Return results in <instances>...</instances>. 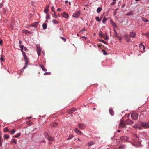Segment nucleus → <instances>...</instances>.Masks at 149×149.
<instances>
[{
	"mask_svg": "<svg viewBox=\"0 0 149 149\" xmlns=\"http://www.w3.org/2000/svg\"><path fill=\"white\" fill-rule=\"evenodd\" d=\"M12 141L13 143H14L16 144H17V142L16 140H15L14 139H12Z\"/></svg>",
	"mask_w": 149,
	"mask_h": 149,
	"instance_id": "45",
	"label": "nucleus"
},
{
	"mask_svg": "<svg viewBox=\"0 0 149 149\" xmlns=\"http://www.w3.org/2000/svg\"><path fill=\"white\" fill-rule=\"evenodd\" d=\"M124 121L123 120H121L119 124V126L122 128H125L126 127Z\"/></svg>",
	"mask_w": 149,
	"mask_h": 149,
	"instance_id": "4",
	"label": "nucleus"
},
{
	"mask_svg": "<svg viewBox=\"0 0 149 149\" xmlns=\"http://www.w3.org/2000/svg\"><path fill=\"white\" fill-rule=\"evenodd\" d=\"M109 19V18H106L104 17V18L102 20V22L103 23H104L106 21Z\"/></svg>",
	"mask_w": 149,
	"mask_h": 149,
	"instance_id": "26",
	"label": "nucleus"
},
{
	"mask_svg": "<svg viewBox=\"0 0 149 149\" xmlns=\"http://www.w3.org/2000/svg\"><path fill=\"white\" fill-rule=\"evenodd\" d=\"M19 47H20L21 49V51L22 50H23V48L24 47V45H19Z\"/></svg>",
	"mask_w": 149,
	"mask_h": 149,
	"instance_id": "46",
	"label": "nucleus"
},
{
	"mask_svg": "<svg viewBox=\"0 0 149 149\" xmlns=\"http://www.w3.org/2000/svg\"><path fill=\"white\" fill-rule=\"evenodd\" d=\"M102 8L101 7H98L97 10V11L98 13H99L102 10Z\"/></svg>",
	"mask_w": 149,
	"mask_h": 149,
	"instance_id": "28",
	"label": "nucleus"
},
{
	"mask_svg": "<svg viewBox=\"0 0 149 149\" xmlns=\"http://www.w3.org/2000/svg\"><path fill=\"white\" fill-rule=\"evenodd\" d=\"M2 42H3V41H2V40H0V45H2Z\"/></svg>",
	"mask_w": 149,
	"mask_h": 149,
	"instance_id": "60",
	"label": "nucleus"
},
{
	"mask_svg": "<svg viewBox=\"0 0 149 149\" xmlns=\"http://www.w3.org/2000/svg\"><path fill=\"white\" fill-rule=\"evenodd\" d=\"M52 22L53 23H54V24H58V22L57 20H56L55 19L53 20V21H52Z\"/></svg>",
	"mask_w": 149,
	"mask_h": 149,
	"instance_id": "40",
	"label": "nucleus"
},
{
	"mask_svg": "<svg viewBox=\"0 0 149 149\" xmlns=\"http://www.w3.org/2000/svg\"><path fill=\"white\" fill-rule=\"evenodd\" d=\"M117 11V9H115L114 10V12L113 13V15L114 16L115 15H116V13H117V11Z\"/></svg>",
	"mask_w": 149,
	"mask_h": 149,
	"instance_id": "50",
	"label": "nucleus"
},
{
	"mask_svg": "<svg viewBox=\"0 0 149 149\" xmlns=\"http://www.w3.org/2000/svg\"><path fill=\"white\" fill-rule=\"evenodd\" d=\"M133 14V12L132 11H131L128 13H127L126 14V15L129 16L130 15H132Z\"/></svg>",
	"mask_w": 149,
	"mask_h": 149,
	"instance_id": "30",
	"label": "nucleus"
},
{
	"mask_svg": "<svg viewBox=\"0 0 149 149\" xmlns=\"http://www.w3.org/2000/svg\"><path fill=\"white\" fill-rule=\"evenodd\" d=\"M141 125L145 128H149V121L147 123L144 122H141Z\"/></svg>",
	"mask_w": 149,
	"mask_h": 149,
	"instance_id": "3",
	"label": "nucleus"
},
{
	"mask_svg": "<svg viewBox=\"0 0 149 149\" xmlns=\"http://www.w3.org/2000/svg\"><path fill=\"white\" fill-rule=\"evenodd\" d=\"M22 31L23 33H24L26 34H30L31 33L30 31H29L28 30H23Z\"/></svg>",
	"mask_w": 149,
	"mask_h": 149,
	"instance_id": "15",
	"label": "nucleus"
},
{
	"mask_svg": "<svg viewBox=\"0 0 149 149\" xmlns=\"http://www.w3.org/2000/svg\"><path fill=\"white\" fill-rule=\"evenodd\" d=\"M124 37H125V40H126V41L127 42H129L130 41V36H128L127 34H125L124 35Z\"/></svg>",
	"mask_w": 149,
	"mask_h": 149,
	"instance_id": "8",
	"label": "nucleus"
},
{
	"mask_svg": "<svg viewBox=\"0 0 149 149\" xmlns=\"http://www.w3.org/2000/svg\"><path fill=\"white\" fill-rule=\"evenodd\" d=\"M103 51L104 52V55H107V52H105V51L104 50H103Z\"/></svg>",
	"mask_w": 149,
	"mask_h": 149,
	"instance_id": "57",
	"label": "nucleus"
},
{
	"mask_svg": "<svg viewBox=\"0 0 149 149\" xmlns=\"http://www.w3.org/2000/svg\"><path fill=\"white\" fill-rule=\"evenodd\" d=\"M102 37L105 40H107L108 39V37L107 36H105V35H104V36H103Z\"/></svg>",
	"mask_w": 149,
	"mask_h": 149,
	"instance_id": "37",
	"label": "nucleus"
},
{
	"mask_svg": "<svg viewBox=\"0 0 149 149\" xmlns=\"http://www.w3.org/2000/svg\"><path fill=\"white\" fill-rule=\"evenodd\" d=\"M80 15V11H78L77 12L74 13L73 14L72 16L74 17L77 18Z\"/></svg>",
	"mask_w": 149,
	"mask_h": 149,
	"instance_id": "7",
	"label": "nucleus"
},
{
	"mask_svg": "<svg viewBox=\"0 0 149 149\" xmlns=\"http://www.w3.org/2000/svg\"><path fill=\"white\" fill-rule=\"evenodd\" d=\"M94 143L93 142H90L88 143V144L89 146H91L94 144Z\"/></svg>",
	"mask_w": 149,
	"mask_h": 149,
	"instance_id": "42",
	"label": "nucleus"
},
{
	"mask_svg": "<svg viewBox=\"0 0 149 149\" xmlns=\"http://www.w3.org/2000/svg\"><path fill=\"white\" fill-rule=\"evenodd\" d=\"M136 36V33L134 32H130V37L132 38H135Z\"/></svg>",
	"mask_w": 149,
	"mask_h": 149,
	"instance_id": "10",
	"label": "nucleus"
},
{
	"mask_svg": "<svg viewBox=\"0 0 149 149\" xmlns=\"http://www.w3.org/2000/svg\"><path fill=\"white\" fill-rule=\"evenodd\" d=\"M47 139H48V140L49 141H54L53 138L51 136H49V137Z\"/></svg>",
	"mask_w": 149,
	"mask_h": 149,
	"instance_id": "22",
	"label": "nucleus"
},
{
	"mask_svg": "<svg viewBox=\"0 0 149 149\" xmlns=\"http://www.w3.org/2000/svg\"><path fill=\"white\" fill-rule=\"evenodd\" d=\"M4 130L5 132H10L9 130L7 127H5L4 129Z\"/></svg>",
	"mask_w": 149,
	"mask_h": 149,
	"instance_id": "32",
	"label": "nucleus"
},
{
	"mask_svg": "<svg viewBox=\"0 0 149 149\" xmlns=\"http://www.w3.org/2000/svg\"><path fill=\"white\" fill-rule=\"evenodd\" d=\"M57 11H60L61 10V9L60 8H58L57 9Z\"/></svg>",
	"mask_w": 149,
	"mask_h": 149,
	"instance_id": "62",
	"label": "nucleus"
},
{
	"mask_svg": "<svg viewBox=\"0 0 149 149\" xmlns=\"http://www.w3.org/2000/svg\"><path fill=\"white\" fill-rule=\"evenodd\" d=\"M113 30H114V37H116V38H118V36L117 35L116 32L115 31V29H113Z\"/></svg>",
	"mask_w": 149,
	"mask_h": 149,
	"instance_id": "25",
	"label": "nucleus"
},
{
	"mask_svg": "<svg viewBox=\"0 0 149 149\" xmlns=\"http://www.w3.org/2000/svg\"><path fill=\"white\" fill-rule=\"evenodd\" d=\"M95 19L98 22H100L101 20V19H100L99 17H96Z\"/></svg>",
	"mask_w": 149,
	"mask_h": 149,
	"instance_id": "34",
	"label": "nucleus"
},
{
	"mask_svg": "<svg viewBox=\"0 0 149 149\" xmlns=\"http://www.w3.org/2000/svg\"><path fill=\"white\" fill-rule=\"evenodd\" d=\"M44 134L47 139L49 136V134L47 132H44Z\"/></svg>",
	"mask_w": 149,
	"mask_h": 149,
	"instance_id": "29",
	"label": "nucleus"
},
{
	"mask_svg": "<svg viewBox=\"0 0 149 149\" xmlns=\"http://www.w3.org/2000/svg\"><path fill=\"white\" fill-rule=\"evenodd\" d=\"M51 10L53 12H54V9L53 6H52L51 7Z\"/></svg>",
	"mask_w": 149,
	"mask_h": 149,
	"instance_id": "53",
	"label": "nucleus"
},
{
	"mask_svg": "<svg viewBox=\"0 0 149 149\" xmlns=\"http://www.w3.org/2000/svg\"><path fill=\"white\" fill-rule=\"evenodd\" d=\"M78 126L79 128L80 129H83L85 127V126L84 125L81 123H80L78 125Z\"/></svg>",
	"mask_w": 149,
	"mask_h": 149,
	"instance_id": "12",
	"label": "nucleus"
},
{
	"mask_svg": "<svg viewBox=\"0 0 149 149\" xmlns=\"http://www.w3.org/2000/svg\"><path fill=\"white\" fill-rule=\"evenodd\" d=\"M42 70L44 71H47V69H45L44 66L42 67Z\"/></svg>",
	"mask_w": 149,
	"mask_h": 149,
	"instance_id": "51",
	"label": "nucleus"
},
{
	"mask_svg": "<svg viewBox=\"0 0 149 149\" xmlns=\"http://www.w3.org/2000/svg\"><path fill=\"white\" fill-rule=\"evenodd\" d=\"M120 138L121 140H123L124 141H127L128 140V138L127 137L125 136H121L120 137Z\"/></svg>",
	"mask_w": 149,
	"mask_h": 149,
	"instance_id": "11",
	"label": "nucleus"
},
{
	"mask_svg": "<svg viewBox=\"0 0 149 149\" xmlns=\"http://www.w3.org/2000/svg\"><path fill=\"white\" fill-rule=\"evenodd\" d=\"M38 22H35L32 25V26L35 27H36L38 25Z\"/></svg>",
	"mask_w": 149,
	"mask_h": 149,
	"instance_id": "20",
	"label": "nucleus"
},
{
	"mask_svg": "<svg viewBox=\"0 0 149 149\" xmlns=\"http://www.w3.org/2000/svg\"><path fill=\"white\" fill-rule=\"evenodd\" d=\"M21 135V133H17L16 135H15L14 137L15 138H17L19 137Z\"/></svg>",
	"mask_w": 149,
	"mask_h": 149,
	"instance_id": "24",
	"label": "nucleus"
},
{
	"mask_svg": "<svg viewBox=\"0 0 149 149\" xmlns=\"http://www.w3.org/2000/svg\"><path fill=\"white\" fill-rule=\"evenodd\" d=\"M116 0H113V2L111 3V4L112 5H114L116 3Z\"/></svg>",
	"mask_w": 149,
	"mask_h": 149,
	"instance_id": "48",
	"label": "nucleus"
},
{
	"mask_svg": "<svg viewBox=\"0 0 149 149\" xmlns=\"http://www.w3.org/2000/svg\"><path fill=\"white\" fill-rule=\"evenodd\" d=\"M76 110V108H72L71 109L67 110L66 112L69 114H71L73 113Z\"/></svg>",
	"mask_w": 149,
	"mask_h": 149,
	"instance_id": "5",
	"label": "nucleus"
},
{
	"mask_svg": "<svg viewBox=\"0 0 149 149\" xmlns=\"http://www.w3.org/2000/svg\"><path fill=\"white\" fill-rule=\"evenodd\" d=\"M22 54L23 55V56L24 58V59L25 61V62L26 63V66H27L28 64V63L29 62V61L28 59L27 58V56L25 53L24 52L23 50H22Z\"/></svg>",
	"mask_w": 149,
	"mask_h": 149,
	"instance_id": "2",
	"label": "nucleus"
},
{
	"mask_svg": "<svg viewBox=\"0 0 149 149\" xmlns=\"http://www.w3.org/2000/svg\"><path fill=\"white\" fill-rule=\"evenodd\" d=\"M9 137V136L7 134H5L4 136V139H8Z\"/></svg>",
	"mask_w": 149,
	"mask_h": 149,
	"instance_id": "31",
	"label": "nucleus"
},
{
	"mask_svg": "<svg viewBox=\"0 0 149 149\" xmlns=\"http://www.w3.org/2000/svg\"><path fill=\"white\" fill-rule=\"evenodd\" d=\"M98 40L100 42H102L104 44H106V43H107V42L104 41V40H100V39H98Z\"/></svg>",
	"mask_w": 149,
	"mask_h": 149,
	"instance_id": "41",
	"label": "nucleus"
},
{
	"mask_svg": "<svg viewBox=\"0 0 149 149\" xmlns=\"http://www.w3.org/2000/svg\"><path fill=\"white\" fill-rule=\"evenodd\" d=\"M49 18H50L49 15V14H48L46 16V18L47 19H48Z\"/></svg>",
	"mask_w": 149,
	"mask_h": 149,
	"instance_id": "54",
	"label": "nucleus"
},
{
	"mask_svg": "<svg viewBox=\"0 0 149 149\" xmlns=\"http://www.w3.org/2000/svg\"><path fill=\"white\" fill-rule=\"evenodd\" d=\"M138 114L136 113H132L131 114L132 118L134 120H137L138 117Z\"/></svg>",
	"mask_w": 149,
	"mask_h": 149,
	"instance_id": "1",
	"label": "nucleus"
},
{
	"mask_svg": "<svg viewBox=\"0 0 149 149\" xmlns=\"http://www.w3.org/2000/svg\"><path fill=\"white\" fill-rule=\"evenodd\" d=\"M51 74L50 72H45L44 73V75H50Z\"/></svg>",
	"mask_w": 149,
	"mask_h": 149,
	"instance_id": "49",
	"label": "nucleus"
},
{
	"mask_svg": "<svg viewBox=\"0 0 149 149\" xmlns=\"http://www.w3.org/2000/svg\"><path fill=\"white\" fill-rule=\"evenodd\" d=\"M137 141V142L136 143V145L137 146H140L141 145V142L139 140H138V141Z\"/></svg>",
	"mask_w": 149,
	"mask_h": 149,
	"instance_id": "19",
	"label": "nucleus"
},
{
	"mask_svg": "<svg viewBox=\"0 0 149 149\" xmlns=\"http://www.w3.org/2000/svg\"><path fill=\"white\" fill-rule=\"evenodd\" d=\"M142 21L145 22H148L149 21V20L147 19L146 18L144 17H143L142 18Z\"/></svg>",
	"mask_w": 149,
	"mask_h": 149,
	"instance_id": "21",
	"label": "nucleus"
},
{
	"mask_svg": "<svg viewBox=\"0 0 149 149\" xmlns=\"http://www.w3.org/2000/svg\"><path fill=\"white\" fill-rule=\"evenodd\" d=\"M43 28L44 29H45L47 28V25L45 23H43L42 25Z\"/></svg>",
	"mask_w": 149,
	"mask_h": 149,
	"instance_id": "27",
	"label": "nucleus"
},
{
	"mask_svg": "<svg viewBox=\"0 0 149 149\" xmlns=\"http://www.w3.org/2000/svg\"><path fill=\"white\" fill-rule=\"evenodd\" d=\"M27 123L28 124H29L30 125L31 124V121L30 120H29V121L27 122Z\"/></svg>",
	"mask_w": 149,
	"mask_h": 149,
	"instance_id": "55",
	"label": "nucleus"
},
{
	"mask_svg": "<svg viewBox=\"0 0 149 149\" xmlns=\"http://www.w3.org/2000/svg\"><path fill=\"white\" fill-rule=\"evenodd\" d=\"M74 131L77 134L80 135L82 134V132H81V131L79 130L77 128H76L74 130Z\"/></svg>",
	"mask_w": 149,
	"mask_h": 149,
	"instance_id": "9",
	"label": "nucleus"
},
{
	"mask_svg": "<svg viewBox=\"0 0 149 149\" xmlns=\"http://www.w3.org/2000/svg\"><path fill=\"white\" fill-rule=\"evenodd\" d=\"M62 15L64 17L67 18L68 17V15L65 12L63 13L62 14Z\"/></svg>",
	"mask_w": 149,
	"mask_h": 149,
	"instance_id": "14",
	"label": "nucleus"
},
{
	"mask_svg": "<svg viewBox=\"0 0 149 149\" xmlns=\"http://www.w3.org/2000/svg\"><path fill=\"white\" fill-rule=\"evenodd\" d=\"M73 137V136L72 135H70L69 137L67 139V140H69L71 139Z\"/></svg>",
	"mask_w": 149,
	"mask_h": 149,
	"instance_id": "35",
	"label": "nucleus"
},
{
	"mask_svg": "<svg viewBox=\"0 0 149 149\" xmlns=\"http://www.w3.org/2000/svg\"><path fill=\"white\" fill-rule=\"evenodd\" d=\"M134 137L136 139V141H137L139 140V138L137 135H134Z\"/></svg>",
	"mask_w": 149,
	"mask_h": 149,
	"instance_id": "36",
	"label": "nucleus"
},
{
	"mask_svg": "<svg viewBox=\"0 0 149 149\" xmlns=\"http://www.w3.org/2000/svg\"><path fill=\"white\" fill-rule=\"evenodd\" d=\"M146 36L147 38H149V33H146Z\"/></svg>",
	"mask_w": 149,
	"mask_h": 149,
	"instance_id": "52",
	"label": "nucleus"
},
{
	"mask_svg": "<svg viewBox=\"0 0 149 149\" xmlns=\"http://www.w3.org/2000/svg\"><path fill=\"white\" fill-rule=\"evenodd\" d=\"M22 42L21 41V40H19V44H22Z\"/></svg>",
	"mask_w": 149,
	"mask_h": 149,
	"instance_id": "64",
	"label": "nucleus"
},
{
	"mask_svg": "<svg viewBox=\"0 0 149 149\" xmlns=\"http://www.w3.org/2000/svg\"><path fill=\"white\" fill-rule=\"evenodd\" d=\"M118 39L120 40H122V38L121 36L120 37H118Z\"/></svg>",
	"mask_w": 149,
	"mask_h": 149,
	"instance_id": "59",
	"label": "nucleus"
},
{
	"mask_svg": "<svg viewBox=\"0 0 149 149\" xmlns=\"http://www.w3.org/2000/svg\"><path fill=\"white\" fill-rule=\"evenodd\" d=\"M39 66L40 67H41L42 68V67H43V65L42 64H40L39 65Z\"/></svg>",
	"mask_w": 149,
	"mask_h": 149,
	"instance_id": "63",
	"label": "nucleus"
},
{
	"mask_svg": "<svg viewBox=\"0 0 149 149\" xmlns=\"http://www.w3.org/2000/svg\"><path fill=\"white\" fill-rule=\"evenodd\" d=\"M0 60L1 61H4V58L2 56L1 57Z\"/></svg>",
	"mask_w": 149,
	"mask_h": 149,
	"instance_id": "56",
	"label": "nucleus"
},
{
	"mask_svg": "<svg viewBox=\"0 0 149 149\" xmlns=\"http://www.w3.org/2000/svg\"><path fill=\"white\" fill-rule=\"evenodd\" d=\"M27 66H26V63H25V66L21 70V72H22L25 69L26 67H27Z\"/></svg>",
	"mask_w": 149,
	"mask_h": 149,
	"instance_id": "33",
	"label": "nucleus"
},
{
	"mask_svg": "<svg viewBox=\"0 0 149 149\" xmlns=\"http://www.w3.org/2000/svg\"><path fill=\"white\" fill-rule=\"evenodd\" d=\"M38 54V55H40L41 53V50L40 49L39 47H37Z\"/></svg>",
	"mask_w": 149,
	"mask_h": 149,
	"instance_id": "17",
	"label": "nucleus"
},
{
	"mask_svg": "<svg viewBox=\"0 0 149 149\" xmlns=\"http://www.w3.org/2000/svg\"><path fill=\"white\" fill-rule=\"evenodd\" d=\"M49 5H47L46 6V8L45 10H44V12L46 13H47L49 11Z\"/></svg>",
	"mask_w": 149,
	"mask_h": 149,
	"instance_id": "13",
	"label": "nucleus"
},
{
	"mask_svg": "<svg viewBox=\"0 0 149 149\" xmlns=\"http://www.w3.org/2000/svg\"><path fill=\"white\" fill-rule=\"evenodd\" d=\"M15 132V130L14 129H13L11 130V132H10V134H13Z\"/></svg>",
	"mask_w": 149,
	"mask_h": 149,
	"instance_id": "39",
	"label": "nucleus"
},
{
	"mask_svg": "<svg viewBox=\"0 0 149 149\" xmlns=\"http://www.w3.org/2000/svg\"><path fill=\"white\" fill-rule=\"evenodd\" d=\"M125 148V146L124 145H120L118 147V149L122 148L124 149Z\"/></svg>",
	"mask_w": 149,
	"mask_h": 149,
	"instance_id": "38",
	"label": "nucleus"
},
{
	"mask_svg": "<svg viewBox=\"0 0 149 149\" xmlns=\"http://www.w3.org/2000/svg\"><path fill=\"white\" fill-rule=\"evenodd\" d=\"M134 122L129 119H127L125 121V123L127 125H131L134 123Z\"/></svg>",
	"mask_w": 149,
	"mask_h": 149,
	"instance_id": "6",
	"label": "nucleus"
},
{
	"mask_svg": "<svg viewBox=\"0 0 149 149\" xmlns=\"http://www.w3.org/2000/svg\"><path fill=\"white\" fill-rule=\"evenodd\" d=\"M60 38H61L62 39L64 42H66V39L62 37H60Z\"/></svg>",
	"mask_w": 149,
	"mask_h": 149,
	"instance_id": "47",
	"label": "nucleus"
},
{
	"mask_svg": "<svg viewBox=\"0 0 149 149\" xmlns=\"http://www.w3.org/2000/svg\"><path fill=\"white\" fill-rule=\"evenodd\" d=\"M58 125V124L56 123H54L53 124V125L52 126L53 127H56L57 126V125Z\"/></svg>",
	"mask_w": 149,
	"mask_h": 149,
	"instance_id": "44",
	"label": "nucleus"
},
{
	"mask_svg": "<svg viewBox=\"0 0 149 149\" xmlns=\"http://www.w3.org/2000/svg\"><path fill=\"white\" fill-rule=\"evenodd\" d=\"M109 110L110 114H111V115L113 116L114 114V112L112 109L111 108H110Z\"/></svg>",
	"mask_w": 149,
	"mask_h": 149,
	"instance_id": "16",
	"label": "nucleus"
},
{
	"mask_svg": "<svg viewBox=\"0 0 149 149\" xmlns=\"http://www.w3.org/2000/svg\"><path fill=\"white\" fill-rule=\"evenodd\" d=\"M53 17L54 18H56L57 17V15L56 14V13L54 12V15H53Z\"/></svg>",
	"mask_w": 149,
	"mask_h": 149,
	"instance_id": "43",
	"label": "nucleus"
},
{
	"mask_svg": "<svg viewBox=\"0 0 149 149\" xmlns=\"http://www.w3.org/2000/svg\"><path fill=\"white\" fill-rule=\"evenodd\" d=\"M110 22L113 26L114 27H116L117 26L116 24L112 21L111 20H110Z\"/></svg>",
	"mask_w": 149,
	"mask_h": 149,
	"instance_id": "18",
	"label": "nucleus"
},
{
	"mask_svg": "<svg viewBox=\"0 0 149 149\" xmlns=\"http://www.w3.org/2000/svg\"><path fill=\"white\" fill-rule=\"evenodd\" d=\"M137 126H138L137 124H136L133 127H134V128L137 127H138Z\"/></svg>",
	"mask_w": 149,
	"mask_h": 149,
	"instance_id": "61",
	"label": "nucleus"
},
{
	"mask_svg": "<svg viewBox=\"0 0 149 149\" xmlns=\"http://www.w3.org/2000/svg\"><path fill=\"white\" fill-rule=\"evenodd\" d=\"M99 36L100 37H102L104 36V35L103 34V33L102 31H100L99 32Z\"/></svg>",
	"mask_w": 149,
	"mask_h": 149,
	"instance_id": "23",
	"label": "nucleus"
},
{
	"mask_svg": "<svg viewBox=\"0 0 149 149\" xmlns=\"http://www.w3.org/2000/svg\"><path fill=\"white\" fill-rule=\"evenodd\" d=\"M23 49H24V50H25V51H27L28 50L27 48H26V47H24L23 48Z\"/></svg>",
	"mask_w": 149,
	"mask_h": 149,
	"instance_id": "58",
	"label": "nucleus"
}]
</instances>
